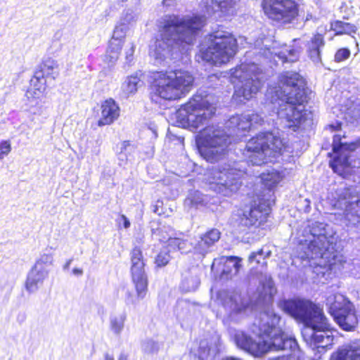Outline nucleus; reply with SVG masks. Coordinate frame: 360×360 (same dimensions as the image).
<instances>
[{
	"instance_id": "1",
	"label": "nucleus",
	"mask_w": 360,
	"mask_h": 360,
	"mask_svg": "<svg viewBox=\"0 0 360 360\" xmlns=\"http://www.w3.org/2000/svg\"><path fill=\"white\" fill-rule=\"evenodd\" d=\"M276 293L272 278L265 276L259 281L254 300L255 307L265 308L260 314L257 326L259 335L269 338V341L261 340L260 338L257 340L248 333L234 328H229L230 339L238 349L254 358H262L271 350H274L287 351L288 354L268 360H302L303 352L296 338L278 327L281 316L269 307L272 305Z\"/></svg>"
},
{
	"instance_id": "2",
	"label": "nucleus",
	"mask_w": 360,
	"mask_h": 360,
	"mask_svg": "<svg viewBox=\"0 0 360 360\" xmlns=\"http://www.w3.org/2000/svg\"><path fill=\"white\" fill-rule=\"evenodd\" d=\"M229 134L219 127H206L195 136V145L200 156L211 164L205 174L210 188L224 196H231L241 186L238 171L227 162L230 135L242 136L250 131V124L243 115L231 116L225 124Z\"/></svg>"
},
{
	"instance_id": "3",
	"label": "nucleus",
	"mask_w": 360,
	"mask_h": 360,
	"mask_svg": "<svg viewBox=\"0 0 360 360\" xmlns=\"http://www.w3.org/2000/svg\"><path fill=\"white\" fill-rule=\"evenodd\" d=\"M278 306L285 314L303 325V339L312 350H316L315 355L319 354L320 358L330 348L333 344V332L336 330L331 326L319 304L310 299L295 297L280 300Z\"/></svg>"
},
{
	"instance_id": "4",
	"label": "nucleus",
	"mask_w": 360,
	"mask_h": 360,
	"mask_svg": "<svg viewBox=\"0 0 360 360\" xmlns=\"http://www.w3.org/2000/svg\"><path fill=\"white\" fill-rule=\"evenodd\" d=\"M205 18L202 15L174 16L165 20L160 35L149 46V56L156 65L167 59L176 58L183 44H193L203 27Z\"/></svg>"
},
{
	"instance_id": "5",
	"label": "nucleus",
	"mask_w": 360,
	"mask_h": 360,
	"mask_svg": "<svg viewBox=\"0 0 360 360\" xmlns=\"http://www.w3.org/2000/svg\"><path fill=\"white\" fill-rule=\"evenodd\" d=\"M309 228L311 238L300 257L302 260L319 259L314 262L313 274L319 279L327 280L326 276H329L333 266L344 268L346 257L342 253V245L330 225L315 221Z\"/></svg>"
},
{
	"instance_id": "6",
	"label": "nucleus",
	"mask_w": 360,
	"mask_h": 360,
	"mask_svg": "<svg viewBox=\"0 0 360 360\" xmlns=\"http://www.w3.org/2000/svg\"><path fill=\"white\" fill-rule=\"evenodd\" d=\"M278 81L275 96L278 100L289 105L285 112V126L292 131H297L306 120L304 104L308 98L307 82L295 71L282 72L278 77Z\"/></svg>"
},
{
	"instance_id": "7",
	"label": "nucleus",
	"mask_w": 360,
	"mask_h": 360,
	"mask_svg": "<svg viewBox=\"0 0 360 360\" xmlns=\"http://www.w3.org/2000/svg\"><path fill=\"white\" fill-rule=\"evenodd\" d=\"M150 78V99L160 104L161 100H177L184 96L194 82L188 72L181 70L155 72Z\"/></svg>"
},
{
	"instance_id": "8",
	"label": "nucleus",
	"mask_w": 360,
	"mask_h": 360,
	"mask_svg": "<svg viewBox=\"0 0 360 360\" xmlns=\"http://www.w3.org/2000/svg\"><path fill=\"white\" fill-rule=\"evenodd\" d=\"M212 96L203 89H199L189 101L176 112V122L183 127L198 129L207 124L214 115Z\"/></svg>"
},
{
	"instance_id": "9",
	"label": "nucleus",
	"mask_w": 360,
	"mask_h": 360,
	"mask_svg": "<svg viewBox=\"0 0 360 360\" xmlns=\"http://www.w3.org/2000/svg\"><path fill=\"white\" fill-rule=\"evenodd\" d=\"M287 146L273 130L262 131L252 136L245 145V150L250 153L248 162L249 165L262 168L267 162L266 156L278 158L286 150Z\"/></svg>"
},
{
	"instance_id": "10",
	"label": "nucleus",
	"mask_w": 360,
	"mask_h": 360,
	"mask_svg": "<svg viewBox=\"0 0 360 360\" xmlns=\"http://www.w3.org/2000/svg\"><path fill=\"white\" fill-rule=\"evenodd\" d=\"M210 44L207 47L201 45L200 56L201 59L214 65H221L228 63L238 51V43L230 34L217 32L209 36Z\"/></svg>"
},
{
	"instance_id": "11",
	"label": "nucleus",
	"mask_w": 360,
	"mask_h": 360,
	"mask_svg": "<svg viewBox=\"0 0 360 360\" xmlns=\"http://www.w3.org/2000/svg\"><path fill=\"white\" fill-rule=\"evenodd\" d=\"M340 134H335L333 137L332 150L328 153L330 158L329 167L334 173L347 178L352 172L350 155L357 148H360V136L350 142L342 141Z\"/></svg>"
},
{
	"instance_id": "12",
	"label": "nucleus",
	"mask_w": 360,
	"mask_h": 360,
	"mask_svg": "<svg viewBox=\"0 0 360 360\" xmlns=\"http://www.w3.org/2000/svg\"><path fill=\"white\" fill-rule=\"evenodd\" d=\"M336 205L347 212L348 228L360 230V185L339 187L335 191Z\"/></svg>"
},
{
	"instance_id": "13",
	"label": "nucleus",
	"mask_w": 360,
	"mask_h": 360,
	"mask_svg": "<svg viewBox=\"0 0 360 360\" xmlns=\"http://www.w3.org/2000/svg\"><path fill=\"white\" fill-rule=\"evenodd\" d=\"M262 6L270 19L283 25L292 23L299 13V5L295 0H263Z\"/></svg>"
},
{
	"instance_id": "14",
	"label": "nucleus",
	"mask_w": 360,
	"mask_h": 360,
	"mask_svg": "<svg viewBox=\"0 0 360 360\" xmlns=\"http://www.w3.org/2000/svg\"><path fill=\"white\" fill-rule=\"evenodd\" d=\"M60 74L58 61L51 57L44 58L38 65L34 75L30 79V85L39 93L43 92L46 86L53 85L55 79Z\"/></svg>"
},
{
	"instance_id": "15",
	"label": "nucleus",
	"mask_w": 360,
	"mask_h": 360,
	"mask_svg": "<svg viewBox=\"0 0 360 360\" xmlns=\"http://www.w3.org/2000/svg\"><path fill=\"white\" fill-rule=\"evenodd\" d=\"M271 200L265 195H258L251 203L248 214L244 213L240 217L239 226L250 228L252 226H259L268 221L271 214Z\"/></svg>"
},
{
	"instance_id": "16",
	"label": "nucleus",
	"mask_w": 360,
	"mask_h": 360,
	"mask_svg": "<svg viewBox=\"0 0 360 360\" xmlns=\"http://www.w3.org/2000/svg\"><path fill=\"white\" fill-rule=\"evenodd\" d=\"M131 275L135 285L137 297L143 299L148 291V276L145 271L146 263L141 248L135 246L130 252Z\"/></svg>"
},
{
	"instance_id": "17",
	"label": "nucleus",
	"mask_w": 360,
	"mask_h": 360,
	"mask_svg": "<svg viewBox=\"0 0 360 360\" xmlns=\"http://www.w3.org/2000/svg\"><path fill=\"white\" fill-rule=\"evenodd\" d=\"M330 314L338 326L345 331H354L359 320L354 304L349 300L343 304L334 303L330 307Z\"/></svg>"
},
{
	"instance_id": "18",
	"label": "nucleus",
	"mask_w": 360,
	"mask_h": 360,
	"mask_svg": "<svg viewBox=\"0 0 360 360\" xmlns=\"http://www.w3.org/2000/svg\"><path fill=\"white\" fill-rule=\"evenodd\" d=\"M221 302L226 314L224 321L226 319L231 322H238L249 307L248 304L236 294L226 293Z\"/></svg>"
},
{
	"instance_id": "19",
	"label": "nucleus",
	"mask_w": 360,
	"mask_h": 360,
	"mask_svg": "<svg viewBox=\"0 0 360 360\" xmlns=\"http://www.w3.org/2000/svg\"><path fill=\"white\" fill-rule=\"evenodd\" d=\"M262 86L261 81L252 77L245 79L241 85L235 86L232 96L231 103L236 106H241L249 101L259 91Z\"/></svg>"
},
{
	"instance_id": "20",
	"label": "nucleus",
	"mask_w": 360,
	"mask_h": 360,
	"mask_svg": "<svg viewBox=\"0 0 360 360\" xmlns=\"http://www.w3.org/2000/svg\"><path fill=\"white\" fill-rule=\"evenodd\" d=\"M221 232L216 228H211L195 238V255L205 257L214 250L216 244L221 238Z\"/></svg>"
},
{
	"instance_id": "21",
	"label": "nucleus",
	"mask_w": 360,
	"mask_h": 360,
	"mask_svg": "<svg viewBox=\"0 0 360 360\" xmlns=\"http://www.w3.org/2000/svg\"><path fill=\"white\" fill-rule=\"evenodd\" d=\"M220 347L221 340L217 335L212 336L210 339L200 340L197 354L198 359L214 360L220 352Z\"/></svg>"
},
{
	"instance_id": "22",
	"label": "nucleus",
	"mask_w": 360,
	"mask_h": 360,
	"mask_svg": "<svg viewBox=\"0 0 360 360\" xmlns=\"http://www.w3.org/2000/svg\"><path fill=\"white\" fill-rule=\"evenodd\" d=\"M49 270L45 267H38L34 265L28 271L25 287L29 293H33L38 290L43 285L44 280L48 277Z\"/></svg>"
},
{
	"instance_id": "23",
	"label": "nucleus",
	"mask_w": 360,
	"mask_h": 360,
	"mask_svg": "<svg viewBox=\"0 0 360 360\" xmlns=\"http://www.w3.org/2000/svg\"><path fill=\"white\" fill-rule=\"evenodd\" d=\"M101 117L98 120V126L103 127L112 124L120 116V107L112 98L105 100L101 106Z\"/></svg>"
},
{
	"instance_id": "24",
	"label": "nucleus",
	"mask_w": 360,
	"mask_h": 360,
	"mask_svg": "<svg viewBox=\"0 0 360 360\" xmlns=\"http://www.w3.org/2000/svg\"><path fill=\"white\" fill-rule=\"evenodd\" d=\"M236 1L237 0H201L200 6L205 14L212 15L218 11L228 12Z\"/></svg>"
},
{
	"instance_id": "25",
	"label": "nucleus",
	"mask_w": 360,
	"mask_h": 360,
	"mask_svg": "<svg viewBox=\"0 0 360 360\" xmlns=\"http://www.w3.org/2000/svg\"><path fill=\"white\" fill-rule=\"evenodd\" d=\"M151 235L153 238L161 243H167V247H169V240L174 238L175 234L173 228L161 221H151L150 222Z\"/></svg>"
},
{
	"instance_id": "26",
	"label": "nucleus",
	"mask_w": 360,
	"mask_h": 360,
	"mask_svg": "<svg viewBox=\"0 0 360 360\" xmlns=\"http://www.w3.org/2000/svg\"><path fill=\"white\" fill-rule=\"evenodd\" d=\"M330 360H360V340L339 347L331 354Z\"/></svg>"
},
{
	"instance_id": "27",
	"label": "nucleus",
	"mask_w": 360,
	"mask_h": 360,
	"mask_svg": "<svg viewBox=\"0 0 360 360\" xmlns=\"http://www.w3.org/2000/svg\"><path fill=\"white\" fill-rule=\"evenodd\" d=\"M325 46V40L321 34L316 33L307 43L308 57L315 64L321 63V50Z\"/></svg>"
},
{
	"instance_id": "28",
	"label": "nucleus",
	"mask_w": 360,
	"mask_h": 360,
	"mask_svg": "<svg viewBox=\"0 0 360 360\" xmlns=\"http://www.w3.org/2000/svg\"><path fill=\"white\" fill-rule=\"evenodd\" d=\"M169 248L173 250H178L181 254H188L193 251L195 254V239L180 234L179 236H174L169 240Z\"/></svg>"
},
{
	"instance_id": "29",
	"label": "nucleus",
	"mask_w": 360,
	"mask_h": 360,
	"mask_svg": "<svg viewBox=\"0 0 360 360\" xmlns=\"http://www.w3.org/2000/svg\"><path fill=\"white\" fill-rule=\"evenodd\" d=\"M200 279L195 268L188 269L181 275L180 290L184 292H193L198 289Z\"/></svg>"
},
{
	"instance_id": "30",
	"label": "nucleus",
	"mask_w": 360,
	"mask_h": 360,
	"mask_svg": "<svg viewBox=\"0 0 360 360\" xmlns=\"http://www.w3.org/2000/svg\"><path fill=\"white\" fill-rule=\"evenodd\" d=\"M210 198L198 190H191L184 200V205L189 209L200 210L207 207Z\"/></svg>"
},
{
	"instance_id": "31",
	"label": "nucleus",
	"mask_w": 360,
	"mask_h": 360,
	"mask_svg": "<svg viewBox=\"0 0 360 360\" xmlns=\"http://www.w3.org/2000/svg\"><path fill=\"white\" fill-rule=\"evenodd\" d=\"M258 173L262 183L269 191L275 188L282 179L281 173L274 168L258 172Z\"/></svg>"
},
{
	"instance_id": "32",
	"label": "nucleus",
	"mask_w": 360,
	"mask_h": 360,
	"mask_svg": "<svg viewBox=\"0 0 360 360\" xmlns=\"http://www.w3.org/2000/svg\"><path fill=\"white\" fill-rule=\"evenodd\" d=\"M241 267L240 261L238 257L231 256L227 258L221 271V277L225 279L231 278L236 275Z\"/></svg>"
},
{
	"instance_id": "33",
	"label": "nucleus",
	"mask_w": 360,
	"mask_h": 360,
	"mask_svg": "<svg viewBox=\"0 0 360 360\" xmlns=\"http://www.w3.org/2000/svg\"><path fill=\"white\" fill-rule=\"evenodd\" d=\"M142 83L139 73L128 76L125 81L122 83L121 89L124 94L126 97H129L130 95L134 94L138 89L139 86Z\"/></svg>"
},
{
	"instance_id": "34",
	"label": "nucleus",
	"mask_w": 360,
	"mask_h": 360,
	"mask_svg": "<svg viewBox=\"0 0 360 360\" xmlns=\"http://www.w3.org/2000/svg\"><path fill=\"white\" fill-rule=\"evenodd\" d=\"M330 29L335 32V35H352L358 30L355 25L339 20L330 22Z\"/></svg>"
},
{
	"instance_id": "35",
	"label": "nucleus",
	"mask_w": 360,
	"mask_h": 360,
	"mask_svg": "<svg viewBox=\"0 0 360 360\" xmlns=\"http://www.w3.org/2000/svg\"><path fill=\"white\" fill-rule=\"evenodd\" d=\"M301 53V47L290 46L281 51L278 57L283 63H294L299 60Z\"/></svg>"
},
{
	"instance_id": "36",
	"label": "nucleus",
	"mask_w": 360,
	"mask_h": 360,
	"mask_svg": "<svg viewBox=\"0 0 360 360\" xmlns=\"http://www.w3.org/2000/svg\"><path fill=\"white\" fill-rule=\"evenodd\" d=\"M127 314L124 311L117 315H110V327L115 335H120L124 329Z\"/></svg>"
},
{
	"instance_id": "37",
	"label": "nucleus",
	"mask_w": 360,
	"mask_h": 360,
	"mask_svg": "<svg viewBox=\"0 0 360 360\" xmlns=\"http://www.w3.org/2000/svg\"><path fill=\"white\" fill-rule=\"evenodd\" d=\"M123 41L122 39L112 37L109 41V45L107 52L109 53L110 61L116 60L118 58V55L122 50Z\"/></svg>"
},
{
	"instance_id": "38",
	"label": "nucleus",
	"mask_w": 360,
	"mask_h": 360,
	"mask_svg": "<svg viewBox=\"0 0 360 360\" xmlns=\"http://www.w3.org/2000/svg\"><path fill=\"white\" fill-rule=\"evenodd\" d=\"M160 343L152 338H146L141 342V347L143 352L147 354H157L160 348Z\"/></svg>"
},
{
	"instance_id": "39",
	"label": "nucleus",
	"mask_w": 360,
	"mask_h": 360,
	"mask_svg": "<svg viewBox=\"0 0 360 360\" xmlns=\"http://www.w3.org/2000/svg\"><path fill=\"white\" fill-rule=\"evenodd\" d=\"M271 255V252H265L263 249L250 253L248 260L250 263L255 262L256 264L266 265V258Z\"/></svg>"
},
{
	"instance_id": "40",
	"label": "nucleus",
	"mask_w": 360,
	"mask_h": 360,
	"mask_svg": "<svg viewBox=\"0 0 360 360\" xmlns=\"http://www.w3.org/2000/svg\"><path fill=\"white\" fill-rule=\"evenodd\" d=\"M171 259L169 250L168 247L162 249L155 258V264L157 267L161 268L165 266Z\"/></svg>"
},
{
	"instance_id": "41",
	"label": "nucleus",
	"mask_w": 360,
	"mask_h": 360,
	"mask_svg": "<svg viewBox=\"0 0 360 360\" xmlns=\"http://www.w3.org/2000/svg\"><path fill=\"white\" fill-rule=\"evenodd\" d=\"M244 119L250 124V130L256 127V125H262L264 122V118L258 113L248 112L243 114Z\"/></svg>"
},
{
	"instance_id": "42",
	"label": "nucleus",
	"mask_w": 360,
	"mask_h": 360,
	"mask_svg": "<svg viewBox=\"0 0 360 360\" xmlns=\"http://www.w3.org/2000/svg\"><path fill=\"white\" fill-rule=\"evenodd\" d=\"M53 262V254L46 248L44 252L41 254L40 257L36 260L34 265L38 264V267H45L46 269L48 266L52 265Z\"/></svg>"
},
{
	"instance_id": "43",
	"label": "nucleus",
	"mask_w": 360,
	"mask_h": 360,
	"mask_svg": "<svg viewBox=\"0 0 360 360\" xmlns=\"http://www.w3.org/2000/svg\"><path fill=\"white\" fill-rule=\"evenodd\" d=\"M128 25L124 22H120L115 27L112 37L116 39H123L125 37L127 30H128Z\"/></svg>"
},
{
	"instance_id": "44",
	"label": "nucleus",
	"mask_w": 360,
	"mask_h": 360,
	"mask_svg": "<svg viewBox=\"0 0 360 360\" xmlns=\"http://www.w3.org/2000/svg\"><path fill=\"white\" fill-rule=\"evenodd\" d=\"M350 50L348 48L339 49L335 54V61L342 62L350 56Z\"/></svg>"
},
{
	"instance_id": "45",
	"label": "nucleus",
	"mask_w": 360,
	"mask_h": 360,
	"mask_svg": "<svg viewBox=\"0 0 360 360\" xmlns=\"http://www.w3.org/2000/svg\"><path fill=\"white\" fill-rule=\"evenodd\" d=\"M120 150L130 158L135 153L136 147L129 141H124L121 143Z\"/></svg>"
},
{
	"instance_id": "46",
	"label": "nucleus",
	"mask_w": 360,
	"mask_h": 360,
	"mask_svg": "<svg viewBox=\"0 0 360 360\" xmlns=\"http://www.w3.org/2000/svg\"><path fill=\"white\" fill-rule=\"evenodd\" d=\"M11 150V145L10 141H1L0 142V160L8 155Z\"/></svg>"
},
{
	"instance_id": "47",
	"label": "nucleus",
	"mask_w": 360,
	"mask_h": 360,
	"mask_svg": "<svg viewBox=\"0 0 360 360\" xmlns=\"http://www.w3.org/2000/svg\"><path fill=\"white\" fill-rule=\"evenodd\" d=\"M116 222L117 223L119 227L122 226L124 229H127L131 226V222L128 217L124 214H120V217L117 219Z\"/></svg>"
},
{
	"instance_id": "48",
	"label": "nucleus",
	"mask_w": 360,
	"mask_h": 360,
	"mask_svg": "<svg viewBox=\"0 0 360 360\" xmlns=\"http://www.w3.org/2000/svg\"><path fill=\"white\" fill-rule=\"evenodd\" d=\"M153 212L159 216L165 213L162 200H158L155 202V205H153Z\"/></svg>"
},
{
	"instance_id": "49",
	"label": "nucleus",
	"mask_w": 360,
	"mask_h": 360,
	"mask_svg": "<svg viewBox=\"0 0 360 360\" xmlns=\"http://www.w3.org/2000/svg\"><path fill=\"white\" fill-rule=\"evenodd\" d=\"M135 50V46L132 44L131 47L126 51V60L127 63L133 60V56Z\"/></svg>"
},
{
	"instance_id": "50",
	"label": "nucleus",
	"mask_w": 360,
	"mask_h": 360,
	"mask_svg": "<svg viewBox=\"0 0 360 360\" xmlns=\"http://www.w3.org/2000/svg\"><path fill=\"white\" fill-rule=\"evenodd\" d=\"M117 158L119 161L120 162L119 163L120 165L122 164V162H126L129 160V157L126 155L125 153H124L122 150H120V152L117 153Z\"/></svg>"
},
{
	"instance_id": "51",
	"label": "nucleus",
	"mask_w": 360,
	"mask_h": 360,
	"mask_svg": "<svg viewBox=\"0 0 360 360\" xmlns=\"http://www.w3.org/2000/svg\"><path fill=\"white\" fill-rule=\"evenodd\" d=\"M231 75L233 77L238 78V79H241L243 77V70H242L241 68H236L235 69H231Z\"/></svg>"
},
{
	"instance_id": "52",
	"label": "nucleus",
	"mask_w": 360,
	"mask_h": 360,
	"mask_svg": "<svg viewBox=\"0 0 360 360\" xmlns=\"http://www.w3.org/2000/svg\"><path fill=\"white\" fill-rule=\"evenodd\" d=\"M125 303L127 305L135 304V299L134 295L129 291L126 292Z\"/></svg>"
},
{
	"instance_id": "53",
	"label": "nucleus",
	"mask_w": 360,
	"mask_h": 360,
	"mask_svg": "<svg viewBox=\"0 0 360 360\" xmlns=\"http://www.w3.org/2000/svg\"><path fill=\"white\" fill-rule=\"evenodd\" d=\"M148 129L152 132L154 138L158 137V127L154 122H150L148 124Z\"/></svg>"
},
{
	"instance_id": "54",
	"label": "nucleus",
	"mask_w": 360,
	"mask_h": 360,
	"mask_svg": "<svg viewBox=\"0 0 360 360\" xmlns=\"http://www.w3.org/2000/svg\"><path fill=\"white\" fill-rule=\"evenodd\" d=\"M333 131H338L342 128V122L337 121L335 123H331L328 125Z\"/></svg>"
},
{
	"instance_id": "55",
	"label": "nucleus",
	"mask_w": 360,
	"mask_h": 360,
	"mask_svg": "<svg viewBox=\"0 0 360 360\" xmlns=\"http://www.w3.org/2000/svg\"><path fill=\"white\" fill-rule=\"evenodd\" d=\"M132 19H133L132 13H129V11H127L126 13L124 14V16L121 20V22H124L128 25V24L130 22V21Z\"/></svg>"
},
{
	"instance_id": "56",
	"label": "nucleus",
	"mask_w": 360,
	"mask_h": 360,
	"mask_svg": "<svg viewBox=\"0 0 360 360\" xmlns=\"http://www.w3.org/2000/svg\"><path fill=\"white\" fill-rule=\"evenodd\" d=\"M304 207L303 210L304 212H309L311 210V201L308 198H305L303 201Z\"/></svg>"
},
{
	"instance_id": "57",
	"label": "nucleus",
	"mask_w": 360,
	"mask_h": 360,
	"mask_svg": "<svg viewBox=\"0 0 360 360\" xmlns=\"http://www.w3.org/2000/svg\"><path fill=\"white\" fill-rule=\"evenodd\" d=\"M359 116H360L359 110L354 111L353 112V115H352L351 119L349 120L348 122H350L351 123H354L355 121H356L358 120Z\"/></svg>"
},
{
	"instance_id": "58",
	"label": "nucleus",
	"mask_w": 360,
	"mask_h": 360,
	"mask_svg": "<svg viewBox=\"0 0 360 360\" xmlns=\"http://www.w3.org/2000/svg\"><path fill=\"white\" fill-rule=\"evenodd\" d=\"M72 274L77 276H81L83 274V270L75 267L72 269Z\"/></svg>"
},
{
	"instance_id": "59",
	"label": "nucleus",
	"mask_w": 360,
	"mask_h": 360,
	"mask_svg": "<svg viewBox=\"0 0 360 360\" xmlns=\"http://www.w3.org/2000/svg\"><path fill=\"white\" fill-rule=\"evenodd\" d=\"M176 0H163L162 1V5L164 6H173L175 4Z\"/></svg>"
},
{
	"instance_id": "60",
	"label": "nucleus",
	"mask_w": 360,
	"mask_h": 360,
	"mask_svg": "<svg viewBox=\"0 0 360 360\" xmlns=\"http://www.w3.org/2000/svg\"><path fill=\"white\" fill-rule=\"evenodd\" d=\"M72 262V259H69V260H68V261L66 262V263L64 264V266H63V270H64V271H67V270H68V269H69L70 266V264H71Z\"/></svg>"
},
{
	"instance_id": "61",
	"label": "nucleus",
	"mask_w": 360,
	"mask_h": 360,
	"mask_svg": "<svg viewBox=\"0 0 360 360\" xmlns=\"http://www.w3.org/2000/svg\"><path fill=\"white\" fill-rule=\"evenodd\" d=\"M105 360H114V358L107 353L105 354Z\"/></svg>"
},
{
	"instance_id": "62",
	"label": "nucleus",
	"mask_w": 360,
	"mask_h": 360,
	"mask_svg": "<svg viewBox=\"0 0 360 360\" xmlns=\"http://www.w3.org/2000/svg\"><path fill=\"white\" fill-rule=\"evenodd\" d=\"M311 18H312V15L311 14H307V15L306 17V19H305V21L309 20V19H311Z\"/></svg>"
},
{
	"instance_id": "63",
	"label": "nucleus",
	"mask_w": 360,
	"mask_h": 360,
	"mask_svg": "<svg viewBox=\"0 0 360 360\" xmlns=\"http://www.w3.org/2000/svg\"><path fill=\"white\" fill-rule=\"evenodd\" d=\"M119 360H127V359L125 356L121 355L119 358Z\"/></svg>"
},
{
	"instance_id": "64",
	"label": "nucleus",
	"mask_w": 360,
	"mask_h": 360,
	"mask_svg": "<svg viewBox=\"0 0 360 360\" xmlns=\"http://www.w3.org/2000/svg\"><path fill=\"white\" fill-rule=\"evenodd\" d=\"M347 110H348V112L345 115V120H347V116H348L349 115V109H347Z\"/></svg>"
}]
</instances>
